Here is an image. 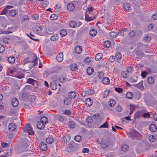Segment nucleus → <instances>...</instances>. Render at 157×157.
<instances>
[{
	"label": "nucleus",
	"instance_id": "nucleus-1",
	"mask_svg": "<svg viewBox=\"0 0 157 157\" xmlns=\"http://www.w3.org/2000/svg\"><path fill=\"white\" fill-rule=\"evenodd\" d=\"M126 133L130 138L132 139L141 140L142 139L141 135L137 131L134 130L129 132L127 131Z\"/></svg>",
	"mask_w": 157,
	"mask_h": 157
},
{
	"label": "nucleus",
	"instance_id": "nucleus-2",
	"mask_svg": "<svg viewBox=\"0 0 157 157\" xmlns=\"http://www.w3.org/2000/svg\"><path fill=\"white\" fill-rule=\"evenodd\" d=\"M19 98L21 100L25 101L29 98L28 94L22 90L19 94Z\"/></svg>",
	"mask_w": 157,
	"mask_h": 157
},
{
	"label": "nucleus",
	"instance_id": "nucleus-3",
	"mask_svg": "<svg viewBox=\"0 0 157 157\" xmlns=\"http://www.w3.org/2000/svg\"><path fill=\"white\" fill-rule=\"evenodd\" d=\"M63 59V54L62 52H60L57 56L56 59L58 62H60L62 61Z\"/></svg>",
	"mask_w": 157,
	"mask_h": 157
},
{
	"label": "nucleus",
	"instance_id": "nucleus-4",
	"mask_svg": "<svg viewBox=\"0 0 157 157\" xmlns=\"http://www.w3.org/2000/svg\"><path fill=\"white\" fill-rule=\"evenodd\" d=\"M67 9L70 11H73L75 9L74 5L72 3H69L68 4L67 6Z\"/></svg>",
	"mask_w": 157,
	"mask_h": 157
},
{
	"label": "nucleus",
	"instance_id": "nucleus-5",
	"mask_svg": "<svg viewBox=\"0 0 157 157\" xmlns=\"http://www.w3.org/2000/svg\"><path fill=\"white\" fill-rule=\"evenodd\" d=\"M85 103L87 106L90 107L92 105L93 101L90 98H88L86 99L85 101Z\"/></svg>",
	"mask_w": 157,
	"mask_h": 157
},
{
	"label": "nucleus",
	"instance_id": "nucleus-6",
	"mask_svg": "<svg viewBox=\"0 0 157 157\" xmlns=\"http://www.w3.org/2000/svg\"><path fill=\"white\" fill-rule=\"evenodd\" d=\"M40 149L43 151H45L47 147V145L44 143L41 142L39 145Z\"/></svg>",
	"mask_w": 157,
	"mask_h": 157
},
{
	"label": "nucleus",
	"instance_id": "nucleus-7",
	"mask_svg": "<svg viewBox=\"0 0 157 157\" xmlns=\"http://www.w3.org/2000/svg\"><path fill=\"white\" fill-rule=\"evenodd\" d=\"M11 102L12 105L14 107L17 106L19 104L18 100L17 99L15 98L12 99Z\"/></svg>",
	"mask_w": 157,
	"mask_h": 157
},
{
	"label": "nucleus",
	"instance_id": "nucleus-8",
	"mask_svg": "<svg viewBox=\"0 0 157 157\" xmlns=\"http://www.w3.org/2000/svg\"><path fill=\"white\" fill-rule=\"evenodd\" d=\"M16 126L14 123H11L8 125L9 130L11 131H14L16 128Z\"/></svg>",
	"mask_w": 157,
	"mask_h": 157
},
{
	"label": "nucleus",
	"instance_id": "nucleus-9",
	"mask_svg": "<svg viewBox=\"0 0 157 157\" xmlns=\"http://www.w3.org/2000/svg\"><path fill=\"white\" fill-rule=\"evenodd\" d=\"M142 111H137L134 114V119L136 120L137 118L140 117L142 115Z\"/></svg>",
	"mask_w": 157,
	"mask_h": 157
},
{
	"label": "nucleus",
	"instance_id": "nucleus-10",
	"mask_svg": "<svg viewBox=\"0 0 157 157\" xmlns=\"http://www.w3.org/2000/svg\"><path fill=\"white\" fill-rule=\"evenodd\" d=\"M36 125L37 128L40 130H42L44 129L45 126L44 124L40 121L38 122L37 123Z\"/></svg>",
	"mask_w": 157,
	"mask_h": 157
},
{
	"label": "nucleus",
	"instance_id": "nucleus-11",
	"mask_svg": "<svg viewBox=\"0 0 157 157\" xmlns=\"http://www.w3.org/2000/svg\"><path fill=\"white\" fill-rule=\"evenodd\" d=\"M82 47L78 46L75 48V52L77 54H80L82 51Z\"/></svg>",
	"mask_w": 157,
	"mask_h": 157
},
{
	"label": "nucleus",
	"instance_id": "nucleus-12",
	"mask_svg": "<svg viewBox=\"0 0 157 157\" xmlns=\"http://www.w3.org/2000/svg\"><path fill=\"white\" fill-rule=\"evenodd\" d=\"M149 127V129L151 132H154L157 129V126L154 124H151Z\"/></svg>",
	"mask_w": 157,
	"mask_h": 157
},
{
	"label": "nucleus",
	"instance_id": "nucleus-13",
	"mask_svg": "<svg viewBox=\"0 0 157 157\" xmlns=\"http://www.w3.org/2000/svg\"><path fill=\"white\" fill-rule=\"evenodd\" d=\"M142 96L141 93L139 91H137L136 92L133 96L134 98L136 99L139 100L140 99Z\"/></svg>",
	"mask_w": 157,
	"mask_h": 157
},
{
	"label": "nucleus",
	"instance_id": "nucleus-14",
	"mask_svg": "<svg viewBox=\"0 0 157 157\" xmlns=\"http://www.w3.org/2000/svg\"><path fill=\"white\" fill-rule=\"evenodd\" d=\"M37 57L36 56L35 59L33 60V63H30L29 65V68L30 69L32 68L35 66L36 65L37 63Z\"/></svg>",
	"mask_w": 157,
	"mask_h": 157
},
{
	"label": "nucleus",
	"instance_id": "nucleus-15",
	"mask_svg": "<svg viewBox=\"0 0 157 157\" xmlns=\"http://www.w3.org/2000/svg\"><path fill=\"white\" fill-rule=\"evenodd\" d=\"M68 96L70 99L74 98L76 96V94L75 92L73 91L70 92Z\"/></svg>",
	"mask_w": 157,
	"mask_h": 157
},
{
	"label": "nucleus",
	"instance_id": "nucleus-16",
	"mask_svg": "<svg viewBox=\"0 0 157 157\" xmlns=\"http://www.w3.org/2000/svg\"><path fill=\"white\" fill-rule=\"evenodd\" d=\"M70 69L72 71H76L78 69V66L75 63H73L70 66Z\"/></svg>",
	"mask_w": 157,
	"mask_h": 157
},
{
	"label": "nucleus",
	"instance_id": "nucleus-17",
	"mask_svg": "<svg viewBox=\"0 0 157 157\" xmlns=\"http://www.w3.org/2000/svg\"><path fill=\"white\" fill-rule=\"evenodd\" d=\"M50 85L52 90H55L57 89V85L54 82H51Z\"/></svg>",
	"mask_w": 157,
	"mask_h": 157
},
{
	"label": "nucleus",
	"instance_id": "nucleus-18",
	"mask_svg": "<svg viewBox=\"0 0 157 157\" xmlns=\"http://www.w3.org/2000/svg\"><path fill=\"white\" fill-rule=\"evenodd\" d=\"M102 57V54L101 53H97L95 56V59L97 61H99L101 59Z\"/></svg>",
	"mask_w": 157,
	"mask_h": 157
},
{
	"label": "nucleus",
	"instance_id": "nucleus-19",
	"mask_svg": "<svg viewBox=\"0 0 157 157\" xmlns=\"http://www.w3.org/2000/svg\"><path fill=\"white\" fill-rule=\"evenodd\" d=\"M116 101L113 99H111L108 102V105L110 107H113L115 106L116 104Z\"/></svg>",
	"mask_w": 157,
	"mask_h": 157
},
{
	"label": "nucleus",
	"instance_id": "nucleus-20",
	"mask_svg": "<svg viewBox=\"0 0 157 157\" xmlns=\"http://www.w3.org/2000/svg\"><path fill=\"white\" fill-rule=\"evenodd\" d=\"M94 71L93 68L91 67H89L86 70L87 73L88 75H91Z\"/></svg>",
	"mask_w": 157,
	"mask_h": 157
},
{
	"label": "nucleus",
	"instance_id": "nucleus-21",
	"mask_svg": "<svg viewBox=\"0 0 157 157\" xmlns=\"http://www.w3.org/2000/svg\"><path fill=\"white\" fill-rule=\"evenodd\" d=\"M103 83L105 84H108L109 83L110 80L108 77H104L102 80Z\"/></svg>",
	"mask_w": 157,
	"mask_h": 157
},
{
	"label": "nucleus",
	"instance_id": "nucleus-22",
	"mask_svg": "<svg viewBox=\"0 0 157 157\" xmlns=\"http://www.w3.org/2000/svg\"><path fill=\"white\" fill-rule=\"evenodd\" d=\"M97 33L96 30L94 29H92L89 32V34L91 36H93L96 35Z\"/></svg>",
	"mask_w": 157,
	"mask_h": 157
},
{
	"label": "nucleus",
	"instance_id": "nucleus-23",
	"mask_svg": "<svg viewBox=\"0 0 157 157\" xmlns=\"http://www.w3.org/2000/svg\"><path fill=\"white\" fill-rule=\"evenodd\" d=\"M40 121L44 124H46L48 122V119L46 117L43 116L40 118Z\"/></svg>",
	"mask_w": 157,
	"mask_h": 157
},
{
	"label": "nucleus",
	"instance_id": "nucleus-24",
	"mask_svg": "<svg viewBox=\"0 0 157 157\" xmlns=\"http://www.w3.org/2000/svg\"><path fill=\"white\" fill-rule=\"evenodd\" d=\"M70 139L69 136H67L63 137L62 139V142L64 143H66L69 141Z\"/></svg>",
	"mask_w": 157,
	"mask_h": 157
},
{
	"label": "nucleus",
	"instance_id": "nucleus-25",
	"mask_svg": "<svg viewBox=\"0 0 157 157\" xmlns=\"http://www.w3.org/2000/svg\"><path fill=\"white\" fill-rule=\"evenodd\" d=\"M7 60L9 63H12L15 61V58L14 57L10 56L7 59Z\"/></svg>",
	"mask_w": 157,
	"mask_h": 157
},
{
	"label": "nucleus",
	"instance_id": "nucleus-26",
	"mask_svg": "<svg viewBox=\"0 0 157 157\" xmlns=\"http://www.w3.org/2000/svg\"><path fill=\"white\" fill-rule=\"evenodd\" d=\"M63 102L65 105H69L71 104V101L70 99L67 98H65Z\"/></svg>",
	"mask_w": 157,
	"mask_h": 157
},
{
	"label": "nucleus",
	"instance_id": "nucleus-27",
	"mask_svg": "<svg viewBox=\"0 0 157 157\" xmlns=\"http://www.w3.org/2000/svg\"><path fill=\"white\" fill-rule=\"evenodd\" d=\"M76 22L75 21H71L69 23V26L71 28H74L76 27Z\"/></svg>",
	"mask_w": 157,
	"mask_h": 157
},
{
	"label": "nucleus",
	"instance_id": "nucleus-28",
	"mask_svg": "<svg viewBox=\"0 0 157 157\" xmlns=\"http://www.w3.org/2000/svg\"><path fill=\"white\" fill-rule=\"evenodd\" d=\"M147 81L149 83L152 84L154 82L155 79L153 77L150 76L148 78Z\"/></svg>",
	"mask_w": 157,
	"mask_h": 157
},
{
	"label": "nucleus",
	"instance_id": "nucleus-29",
	"mask_svg": "<svg viewBox=\"0 0 157 157\" xmlns=\"http://www.w3.org/2000/svg\"><path fill=\"white\" fill-rule=\"evenodd\" d=\"M126 98L128 99H131L133 97V94L131 92H127L126 94Z\"/></svg>",
	"mask_w": 157,
	"mask_h": 157
},
{
	"label": "nucleus",
	"instance_id": "nucleus-30",
	"mask_svg": "<svg viewBox=\"0 0 157 157\" xmlns=\"http://www.w3.org/2000/svg\"><path fill=\"white\" fill-rule=\"evenodd\" d=\"M29 98L30 101H31L33 103L35 101L36 97L34 95H30L29 97V98Z\"/></svg>",
	"mask_w": 157,
	"mask_h": 157
},
{
	"label": "nucleus",
	"instance_id": "nucleus-31",
	"mask_svg": "<svg viewBox=\"0 0 157 157\" xmlns=\"http://www.w3.org/2000/svg\"><path fill=\"white\" fill-rule=\"evenodd\" d=\"M111 45V42L109 40H107L104 42V45L105 48H109Z\"/></svg>",
	"mask_w": 157,
	"mask_h": 157
},
{
	"label": "nucleus",
	"instance_id": "nucleus-32",
	"mask_svg": "<svg viewBox=\"0 0 157 157\" xmlns=\"http://www.w3.org/2000/svg\"><path fill=\"white\" fill-rule=\"evenodd\" d=\"M143 81H141L138 84L135 85L134 86L136 87L141 88L143 87Z\"/></svg>",
	"mask_w": 157,
	"mask_h": 157
},
{
	"label": "nucleus",
	"instance_id": "nucleus-33",
	"mask_svg": "<svg viewBox=\"0 0 157 157\" xmlns=\"http://www.w3.org/2000/svg\"><path fill=\"white\" fill-rule=\"evenodd\" d=\"M104 74L102 71L99 72L98 74V78L100 79L103 78Z\"/></svg>",
	"mask_w": 157,
	"mask_h": 157
},
{
	"label": "nucleus",
	"instance_id": "nucleus-34",
	"mask_svg": "<svg viewBox=\"0 0 157 157\" xmlns=\"http://www.w3.org/2000/svg\"><path fill=\"white\" fill-rule=\"evenodd\" d=\"M58 35L57 34H55L53 35V36H52L50 39L51 40L53 41H56V40H58Z\"/></svg>",
	"mask_w": 157,
	"mask_h": 157
},
{
	"label": "nucleus",
	"instance_id": "nucleus-35",
	"mask_svg": "<svg viewBox=\"0 0 157 157\" xmlns=\"http://www.w3.org/2000/svg\"><path fill=\"white\" fill-rule=\"evenodd\" d=\"M74 140L77 142H80L82 140V137L80 135H77L75 137Z\"/></svg>",
	"mask_w": 157,
	"mask_h": 157
},
{
	"label": "nucleus",
	"instance_id": "nucleus-36",
	"mask_svg": "<svg viewBox=\"0 0 157 157\" xmlns=\"http://www.w3.org/2000/svg\"><path fill=\"white\" fill-rule=\"evenodd\" d=\"M86 121L88 123L93 122L95 123V121H94V119L93 118V117H88V118L86 120Z\"/></svg>",
	"mask_w": 157,
	"mask_h": 157
},
{
	"label": "nucleus",
	"instance_id": "nucleus-37",
	"mask_svg": "<svg viewBox=\"0 0 157 157\" xmlns=\"http://www.w3.org/2000/svg\"><path fill=\"white\" fill-rule=\"evenodd\" d=\"M9 14L11 16H14L16 14V11L14 10H10L9 12Z\"/></svg>",
	"mask_w": 157,
	"mask_h": 157
},
{
	"label": "nucleus",
	"instance_id": "nucleus-38",
	"mask_svg": "<svg viewBox=\"0 0 157 157\" xmlns=\"http://www.w3.org/2000/svg\"><path fill=\"white\" fill-rule=\"evenodd\" d=\"M60 34L62 36H64L67 34V32L65 29L61 30L60 32Z\"/></svg>",
	"mask_w": 157,
	"mask_h": 157
},
{
	"label": "nucleus",
	"instance_id": "nucleus-39",
	"mask_svg": "<svg viewBox=\"0 0 157 157\" xmlns=\"http://www.w3.org/2000/svg\"><path fill=\"white\" fill-rule=\"evenodd\" d=\"M135 35V32L134 30H131L130 32L128 33V35L130 37H133Z\"/></svg>",
	"mask_w": 157,
	"mask_h": 157
},
{
	"label": "nucleus",
	"instance_id": "nucleus-40",
	"mask_svg": "<svg viewBox=\"0 0 157 157\" xmlns=\"http://www.w3.org/2000/svg\"><path fill=\"white\" fill-rule=\"evenodd\" d=\"M51 20H55L58 18V16L55 14H52L50 17Z\"/></svg>",
	"mask_w": 157,
	"mask_h": 157
},
{
	"label": "nucleus",
	"instance_id": "nucleus-41",
	"mask_svg": "<svg viewBox=\"0 0 157 157\" xmlns=\"http://www.w3.org/2000/svg\"><path fill=\"white\" fill-rule=\"evenodd\" d=\"M85 20L86 21H92V20H93L94 18V17H89L88 15H85Z\"/></svg>",
	"mask_w": 157,
	"mask_h": 157
},
{
	"label": "nucleus",
	"instance_id": "nucleus-42",
	"mask_svg": "<svg viewBox=\"0 0 157 157\" xmlns=\"http://www.w3.org/2000/svg\"><path fill=\"white\" fill-rule=\"evenodd\" d=\"M149 139L151 142H155L156 140L155 136H150L149 137Z\"/></svg>",
	"mask_w": 157,
	"mask_h": 157
},
{
	"label": "nucleus",
	"instance_id": "nucleus-43",
	"mask_svg": "<svg viewBox=\"0 0 157 157\" xmlns=\"http://www.w3.org/2000/svg\"><path fill=\"white\" fill-rule=\"evenodd\" d=\"M46 142L49 144H51L53 142V139L51 137L47 138L46 139Z\"/></svg>",
	"mask_w": 157,
	"mask_h": 157
},
{
	"label": "nucleus",
	"instance_id": "nucleus-44",
	"mask_svg": "<svg viewBox=\"0 0 157 157\" xmlns=\"http://www.w3.org/2000/svg\"><path fill=\"white\" fill-rule=\"evenodd\" d=\"M75 144V142L74 141H72L68 144V148L70 149H72L73 148V145Z\"/></svg>",
	"mask_w": 157,
	"mask_h": 157
},
{
	"label": "nucleus",
	"instance_id": "nucleus-45",
	"mask_svg": "<svg viewBox=\"0 0 157 157\" xmlns=\"http://www.w3.org/2000/svg\"><path fill=\"white\" fill-rule=\"evenodd\" d=\"M101 145V147L102 148L104 149H106L108 147V145L106 143H105L104 142H102L101 143H100Z\"/></svg>",
	"mask_w": 157,
	"mask_h": 157
},
{
	"label": "nucleus",
	"instance_id": "nucleus-46",
	"mask_svg": "<svg viewBox=\"0 0 157 157\" xmlns=\"http://www.w3.org/2000/svg\"><path fill=\"white\" fill-rule=\"evenodd\" d=\"M115 57L117 60L120 59L122 57V56L120 52H117L116 54Z\"/></svg>",
	"mask_w": 157,
	"mask_h": 157
},
{
	"label": "nucleus",
	"instance_id": "nucleus-47",
	"mask_svg": "<svg viewBox=\"0 0 157 157\" xmlns=\"http://www.w3.org/2000/svg\"><path fill=\"white\" fill-rule=\"evenodd\" d=\"M108 128V122L107 121H106L104 124H103L102 125H101L99 128Z\"/></svg>",
	"mask_w": 157,
	"mask_h": 157
},
{
	"label": "nucleus",
	"instance_id": "nucleus-48",
	"mask_svg": "<svg viewBox=\"0 0 157 157\" xmlns=\"http://www.w3.org/2000/svg\"><path fill=\"white\" fill-rule=\"evenodd\" d=\"M121 149L123 151H125L128 150V146L126 144L122 146Z\"/></svg>",
	"mask_w": 157,
	"mask_h": 157
},
{
	"label": "nucleus",
	"instance_id": "nucleus-49",
	"mask_svg": "<svg viewBox=\"0 0 157 157\" xmlns=\"http://www.w3.org/2000/svg\"><path fill=\"white\" fill-rule=\"evenodd\" d=\"M110 35L113 37H116L117 36V33L114 32H111L109 33Z\"/></svg>",
	"mask_w": 157,
	"mask_h": 157
},
{
	"label": "nucleus",
	"instance_id": "nucleus-50",
	"mask_svg": "<svg viewBox=\"0 0 157 157\" xmlns=\"http://www.w3.org/2000/svg\"><path fill=\"white\" fill-rule=\"evenodd\" d=\"M5 50L4 46L2 44H0V53H3Z\"/></svg>",
	"mask_w": 157,
	"mask_h": 157
},
{
	"label": "nucleus",
	"instance_id": "nucleus-51",
	"mask_svg": "<svg viewBox=\"0 0 157 157\" xmlns=\"http://www.w3.org/2000/svg\"><path fill=\"white\" fill-rule=\"evenodd\" d=\"M36 32L37 33H40L42 29L40 26H37L35 28Z\"/></svg>",
	"mask_w": 157,
	"mask_h": 157
},
{
	"label": "nucleus",
	"instance_id": "nucleus-52",
	"mask_svg": "<svg viewBox=\"0 0 157 157\" xmlns=\"http://www.w3.org/2000/svg\"><path fill=\"white\" fill-rule=\"evenodd\" d=\"M144 40L145 41H149L151 40V36L147 35L144 37Z\"/></svg>",
	"mask_w": 157,
	"mask_h": 157
},
{
	"label": "nucleus",
	"instance_id": "nucleus-53",
	"mask_svg": "<svg viewBox=\"0 0 157 157\" xmlns=\"http://www.w3.org/2000/svg\"><path fill=\"white\" fill-rule=\"evenodd\" d=\"M68 125L71 128H74L75 126V122L73 121L69 122Z\"/></svg>",
	"mask_w": 157,
	"mask_h": 157
},
{
	"label": "nucleus",
	"instance_id": "nucleus-54",
	"mask_svg": "<svg viewBox=\"0 0 157 157\" xmlns=\"http://www.w3.org/2000/svg\"><path fill=\"white\" fill-rule=\"evenodd\" d=\"M109 94V92L107 90H105L104 92L102 95L104 98H106Z\"/></svg>",
	"mask_w": 157,
	"mask_h": 157
},
{
	"label": "nucleus",
	"instance_id": "nucleus-55",
	"mask_svg": "<svg viewBox=\"0 0 157 157\" xmlns=\"http://www.w3.org/2000/svg\"><path fill=\"white\" fill-rule=\"evenodd\" d=\"M8 12L6 8H4L2 11L0 13V15H6Z\"/></svg>",
	"mask_w": 157,
	"mask_h": 157
},
{
	"label": "nucleus",
	"instance_id": "nucleus-56",
	"mask_svg": "<svg viewBox=\"0 0 157 157\" xmlns=\"http://www.w3.org/2000/svg\"><path fill=\"white\" fill-rule=\"evenodd\" d=\"M27 132L29 135H33L34 134V131L33 130V128L31 129H29L28 130H27Z\"/></svg>",
	"mask_w": 157,
	"mask_h": 157
},
{
	"label": "nucleus",
	"instance_id": "nucleus-57",
	"mask_svg": "<svg viewBox=\"0 0 157 157\" xmlns=\"http://www.w3.org/2000/svg\"><path fill=\"white\" fill-rule=\"evenodd\" d=\"M100 117V115L98 113L95 114L93 116V118L94 120H97L99 119Z\"/></svg>",
	"mask_w": 157,
	"mask_h": 157
},
{
	"label": "nucleus",
	"instance_id": "nucleus-58",
	"mask_svg": "<svg viewBox=\"0 0 157 157\" xmlns=\"http://www.w3.org/2000/svg\"><path fill=\"white\" fill-rule=\"evenodd\" d=\"M39 18V15L37 14H35L32 16V19L33 20H36Z\"/></svg>",
	"mask_w": 157,
	"mask_h": 157
},
{
	"label": "nucleus",
	"instance_id": "nucleus-59",
	"mask_svg": "<svg viewBox=\"0 0 157 157\" xmlns=\"http://www.w3.org/2000/svg\"><path fill=\"white\" fill-rule=\"evenodd\" d=\"M121 75L123 78H126L128 76V75L124 71H122L121 72Z\"/></svg>",
	"mask_w": 157,
	"mask_h": 157
},
{
	"label": "nucleus",
	"instance_id": "nucleus-60",
	"mask_svg": "<svg viewBox=\"0 0 157 157\" xmlns=\"http://www.w3.org/2000/svg\"><path fill=\"white\" fill-rule=\"evenodd\" d=\"M124 8L126 10H129L130 8V6L128 4H125L124 5Z\"/></svg>",
	"mask_w": 157,
	"mask_h": 157
},
{
	"label": "nucleus",
	"instance_id": "nucleus-61",
	"mask_svg": "<svg viewBox=\"0 0 157 157\" xmlns=\"http://www.w3.org/2000/svg\"><path fill=\"white\" fill-rule=\"evenodd\" d=\"M113 88H115V90L116 92H117L119 93H121L123 91V90L121 88H120L119 87H118V88L113 87Z\"/></svg>",
	"mask_w": 157,
	"mask_h": 157
},
{
	"label": "nucleus",
	"instance_id": "nucleus-62",
	"mask_svg": "<svg viewBox=\"0 0 157 157\" xmlns=\"http://www.w3.org/2000/svg\"><path fill=\"white\" fill-rule=\"evenodd\" d=\"M115 59V57L114 56H111L110 57L109 59V62H114Z\"/></svg>",
	"mask_w": 157,
	"mask_h": 157
},
{
	"label": "nucleus",
	"instance_id": "nucleus-63",
	"mask_svg": "<svg viewBox=\"0 0 157 157\" xmlns=\"http://www.w3.org/2000/svg\"><path fill=\"white\" fill-rule=\"evenodd\" d=\"M12 149H10V151H7V152H6V155H7L8 156H11L12 155Z\"/></svg>",
	"mask_w": 157,
	"mask_h": 157
},
{
	"label": "nucleus",
	"instance_id": "nucleus-64",
	"mask_svg": "<svg viewBox=\"0 0 157 157\" xmlns=\"http://www.w3.org/2000/svg\"><path fill=\"white\" fill-rule=\"evenodd\" d=\"M34 81L35 80L32 78H29L27 79V82L31 84H32Z\"/></svg>",
	"mask_w": 157,
	"mask_h": 157
}]
</instances>
